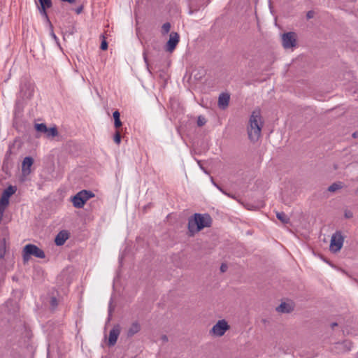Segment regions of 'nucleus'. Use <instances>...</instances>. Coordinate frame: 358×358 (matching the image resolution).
I'll return each instance as SVG.
<instances>
[{
  "instance_id": "28",
  "label": "nucleus",
  "mask_w": 358,
  "mask_h": 358,
  "mask_svg": "<svg viewBox=\"0 0 358 358\" xmlns=\"http://www.w3.org/2000/svg\"><path fill=\"white\" fill-rule=\"evenodd\" d=\"M50 304L53 308H55L57 306V300L55 297H52L50 300Z\"/></svg>"
},
{
  "instance_id": "34",
  "label": "nucleus",
  "mask_w": 358,
  "mask_h": 358,
  "mask_svg": "<svg viewBox=\"0 0 358 358\" xmlns=\"http://www.w3.org/2000/svg\"><path fill=\"white\" fill-rule=\"evenodd\" d=\"M161 339L164 343L168 341V337L166 335L162 336Z\"/></svg>"
},
{
  "instance_id": "14",
  "label": "nucleus",
  "mask_w": 358,
  "mask_h": 358,
  "mask_svg": "<svg viewBox=\"0 0 358 358\" xmlns=\"http://www.w3.org/2000/svg\"><path fill=\"white\" fill-rule=\"evenodd\" d=\"M140 324L138 322H134L128 329L127 335L128 336H132L135 334L138 333L140 331Z\"/></svg>"
},
{
  "instance_id": "10",
  "label": "nucleus",
  "mask_w": 358,
  "mask_h": 358,
  "mask_svg": "<svg viewBox=\"0 0 358 358\" xmlns=\"http://www.w3.org/2000/svg\"><path fill=\"white\" fill-rule=\"evenodd\" d=\"M121 328L120 324L115 325L113 329L110 331L108 338V345L113 346L115 345L118 336L120 334Z\"/></svg>"
},
{
  "instance_id": "24",
  "label": "nucleus",
  "mask_w": 358,
  "mask_h": 358,
  "mask_svg": "<svg viewBox=\"0 0 358 358\" xmlns=\"http://www.w3.org/2000/svg\"><path fill=\"white\" fill-rule=\"evenodd\" d=\"M206 123V118L202 116V115H200L198 117V119H197V125L199 127H202Z\"/></svg>"
},
{
  "instance_id": "38",
  "label": "nucleus",
  "mask_w": 358,
  "mask_h": 358,
  "mask_svg": "<svg viewBox=\"0 0 358 358\" xmlns=\"http://www.w3.org/2000/svg\"><path fill=\"white\" fill-rule=\"evenodd\" d=\"M331 326H332V327H334L337 326V323H333V324H331Z\"/></svg>"
},
{
  "instance_id": "11",
  "label": "nucleus",
  "mask_w": 358,
  "mask_h": 358,
  "mask_svg": "<svg viewBox=\"0 0 358 358\" xmlns=\"http://www.w3.org/2000/svg\"><path fill=\"white\" fill-rule=\"evenodd\" d=\"M69 237V233L66 230H62L57 234L55 243L58 246L63 245Z\"/></svg>"
},
{
  "instance_id": "33",
  "label": "nucleus",
  "mask_w": 358,
  "mask_h": 358,
  "mask_svg": "<svg viewBox=\"0 0 358 358\" xmlns=\"http://www.w3.org/2000/svg\"><path fill=\"white\" fill-rule=\"evenodd\" d=\"M51 36L53 38V39L55 41V42L57 43H59V39H58V38L57 37V36L55 34V33L53 31L51 32Z\"/></svg>"
},
{
  "instance_id": "15",
  "label": "nucleus",
  "mask_w": 358,
  "mask_h": 358,
  "mask_svg": "<svg viewBox=\"0 0 358 358\" xmlns=\"http://www.w3.org/2000/svg\"><path fill=\"white\" fill-rule=\"evenodd\" d=\"M120 114L118 110H115L113 113V117L114 118V127L116 129H119L120 127H122V123L120 119Z\"/></svg>"
},
{
  "instance_id": "40",
  "label": "nucleus",
  "mask_w": 358,
  "mask_h": 358,
  "mask_svg": "<svg viewBox=\"0 0 358 358\" xmlns=\"http://www.w3.org/2000/svg\"><path fill=\"white\" fill-rule=\"evenodd\" d=\"M353 136H355H355H357V134H356V133H354V134H353Z\"/></svg>"
},
{
  "instance_id": "25",
  "label": "nucleus",
  "mask_w": 358,
  "mask_h": 358,
  "mask_svg": "<svg viewBox=\"0 0 358 358\" xmlns=\"http://www.w3.org/2000/svg\"><path fill=\"white\" fill-rule=\"evenodd\" d=\"M40 6H45L46 7H52L51 0H38Z\"/></svg>"
},
{
  "instance_id": "19",
  "label": "nucleus",
  "mask_w": 358,
  "mask_h": 358,
  "mask_svg": "<svg viewBox=\"0 0 358 358\" xmlns=\"http://www.w3.org/2000/svg\"><path fill=\"white\" fill-rule=\"evenodd\" d=\"M46 137L50 138V137H55L58 135L57 129L55 127L48 128V131L45 133Z\"/></svg>"
},
{
  "instance_id": "35",
  "label": "nucleus",
  "mask_w": 358,
  "mask_h": 358,
  "mask_svg": "<svg viewBox=\"0 0 358 358\" xmlns=\"http://www.w3.org/2000/svg\"><path fill=\"white\" fill-rule=\"evenodd\" d=\"M219 189H220L222 193H224V194L227 195L228 196L234 198V196H231L229 194H227V192H225L222 189L219 188Z\"/></svg>"
},
{
  "instance_id": "22",
  "label": "nucleus",
  "mask_w": 358,
  "mask_h": 358,
  "mask_svg": "<svg viewBox=\"0 0 358 358\" xmlns=\"http://www.w3.org/2000/svg\"><path fill=\"white\" fill-rule=\"evenodd\" d=\"M171 24L169 22L164 23L162 27V34L165 35L170 31Z\"/></svg>"
},
{
  "instance_id": "2",
  "label": "nucleus",
  "mask_w": 358,
  "mask_h": 358,
  "mask_svg": "<svg viewBox=\"0 0 358 358\" xmlns=\"http://www.w3.org/2000/svg\"><path fill=\"white\" fill-rule=\"evenodd\" d=\"M212 219L208 214L195 213L188 220V229L191 235L199 232L205 227H210Z\"/></svg>"
},
{
  "instance_id": "27",
  "label": "nucleus",
  "mask_w": 358,
  "mask_h": 358,
  "mask_svg": "<svg viewBox=\"0 0 358 358\" xmlns=\"http://www.w3.org/2000/svg\"><path fill=\"white\" fill-rule=\"evenodd\" d=\"M341 345H345V347L347 348V350H350L352 348V343L348 341H344L343 343H342Z\"/></svg>"
},
{
  "instance_id": "18",
  "label": "nucleus",
  "mask_w": 358,
  "mask_h": 358,
  "mask_svg": "<svg viewBox=\"0 0 358 358\" xmlns=\"http://www.w3.org/2000/svg\"><path fill=\"white\" fill-rule=\"evenodd\" d=\"M276 217L284 224H287L289 222V217L283 212H278L276 213Z\"/></svg>"
},
{
  "instance_id": "39",
  "label": "nucleus",
  "mask_w": 358,
  "mask_h": 358,
  "mask_svg": "<svg viewBox=\"0 0 358 358\" xmlns=\"http://www.w3.org/2000/svg\"><path fill=\"white\" fill-rule=\"evenodd\" d=\"M353 136H355H355H357V134H356V133H354V134H353Z\"/></svg>"
},
{
  "instance_id": "7",
  "label": "nucleus",
  "mask_w": 358,
  "mask_h": 358,
  "mask_svg": "<svg viewBox=\"0 0 358 358\" xmlns=\"http://www.w3.org/2000/svg\"><path fill=\"white\" fill-rule=\"evenodd\" d=\"M282 45L285 49L292 48L296 45V35L290 31L282 35Z\"/></svg>"
},
{
  "instance_id": "13",
  "label": "nucleus",
  "mask_w": 358,
  "mask_h": 358,
  "mask_svg": "<svg viewBox=\"0 0 358 358\" xmlns=\"http://www.w3.org/2000/svg\"><path fill=\"white\" fill-rule=\"evenodd\" d=\"M230 100V95L228 93H222L219 96L218 106L222 109H225L228 106Z\"/></svg>"
},
{
  "instance_id": "29",
  "label": "nucleus",
  "mask_w": 358,
  "mask_h": 358,
  "mask_svg": "<svg viewBox=\"0 0 358 358\" xmlns=\"http://www.w3.org/2000/svg\"><path fill=\"white\" fill-rule=\"evenodd\" d=\"M315 15V13L313 10H309L307 13H306V17L307 19H311L314 17Z\"/></svg>"
},
{
  "instance_id": "4",
  "label": "nucleus",
  "mask_w": 358,
  "mask_h": 358,
  "mask_svg": "<svg viewBox=\"0 0 358 358\" xmlns=\"http://www.w3.org/2000/svg\"><path fill=\"white\" fill-rule=\"evenodd\" d=\"M94 196V194L89 190H81L78 192L75 196L71 198V201L75 208H83L85 203L90 198Z\"/></svg>"
},
{
  "instance_id": "12",
  "label": "nucleus",
  "mask_w": 358,
  "mask_h": 358,
  "mask_svg": "<svg viewBox=\"0 0 358 358\" xmlns=\"http://www.w3.org/2000/svg\"><path fill=\"white\" fill-rule=\"evenodd\" d=\"M34 163V159L31 157H26L24 158L22 164V171L24 175H28L31 172V166Z\"/></svg>"
},
{
  "instance_id": "16",
  "label": "nucleus",
  "mask_w": 358,
  "mask_h": 358,
  "mask_svg": "<svg viewBox=\"0 0 358 358\" xmlns=\"http://www.w3.org/2000/svg\"><path fill=\"white\" fill-rule=\"evenodd\" d=\"M343 187V183L342 182H334L328 187V191L334 192H336V190L342 189Z\"/></svg>"
},
{
  "instance_id": "37",
  "label": "nucleus",
  "mask_w": 358,
  "mask_h": 358,
  "mask_svg": "<svg viewBox=\"0 0 358 358\" xmlns=\"http://www.w3.org/2000/svg\"><path fill=\"white\" fill-rule=\"evenodd\" d=\"M24 329H25V331H27V335L29 336V334H30V331H29V329H28L26 327H24Z\"/></svg>"
},
{
  "instance_id": "23",
  "label": "nucleus",
  "mask_w": 358,
  "mask_h": 358,
  "mask_svg": "<svg viewBox=\"0 0 358 358\" xmlns=\"http://www.w3.org/2000/svg\"><path fill=\"white\" fill-rule=\"evenodd\" d=\"M113 140L116 144L119 145L120 143L121 136L119 131H116V132L115 133Z\"/></svg>"
},
{
  "instance_id": "3",
  "label": "nucleus",
  "mask_w": 358,
  "mask_h": 358,
  "mask_svg": "<svg viewBox=\"0 0 358 358\" xmlns=\"http://www.w3.org/2000/svg\"><path fill=\"white\" fill-rule=\"evenodd\" d=\"M31 256L40 259H43L45 257L44 251L37 245L34 244H27L22 250V259L24 263L28 262Z\"/></svg>"
},
{
  "instance_id": "20",
  "label": "nucleus",
  "mask_w": 358,
  "mask_h": 358,
  "mask_svg": "<svg viewBox=\"0 0 358 358\" xmlns=\"http://www.w3.org/2000/svg\"><path fill=\"white\" fill-rule=\"evenodd\" d=\"M35 129H36L37 131L43 133V134H45L46 131H48V127L43 123L36 124Z\"/></svg>"
},
{
  "instance_id": "26",
  "label": "nucleus",
  "mask_w": 358,
  "mask_h": 358,
  "mask_svg": "<svg viewBox=\"0 0 358 358\" xmlns=\"http://www.w3.org/2000/svg\"><path fill=\"white\" fill-rule=\"evenodd\" d=\"M344 215L345 218L350 219L353 217V213L350 210H345L344 212Z\"/></svg>"
},
{
  "instance_id": "17",
  "label": "nucleus",
  "mask_w": 358,
  "mask_h": 358,
  "mask_svg": "<svg viewBox=\"0 0 358 358\" xmlns=\"http://www.w3.org/2000/svg\"><path fill=\"white\" fill-rule=\"evenodd\" d=\"M276 310L278 312L281 313H289L292 310V307L286 303H282L277 308Z\"/></svg>"
},
{
  "instance_id": "8",
  "label": "nucleus",
  "mask_w": 358,
  "mask_h": 358,
  "mask_svg": "<svg viewBox=\"0 0 358 358\" xmlns=\"http://www.w3.org/2000/svg\"><path fill=\"white\" fill-rule=\"evenodd\" d=\"M180 36L177 32H171L169 41L166 43V50L169 52H172L178 43H179Z\"/></svg>"
},
{
  "instance_id": "9",
  "label": "nucleus",
  "mask_w": 358,
  "mask_h": 358,
  "mask_svg": "<svg viewBox=\"0 0 358 358\" xmlns=\"http://www.w3.org/2000/svg\"><path fill=\"white\" fill-rule=\"evenodd\" d=\"M34 92V86L29 83H24L20 85V93L24 99H31Z\"/></svg>"
},
{
  "instance_id": "32",
  "label": "nucleus",
  "mask_w": 358,
  "mask_h": 358,
  "mask_svg": "<svg viewBox=\"0 0 358 358\" xmlns=\"http://www.w3.org/2000/svg\"><path fill=\"white\" fill-rule=\"evenodd\" d=\"M83 10V6H80L78 7V8L76 9V13L77 14H80V13H82Z\"/></svg>"
},
{
  "instance_id": "30",
  "label": "nucleus",
  "mask_w": 358,
  "mask_h": 358,
  "mask_svg": "<svg viewBox=\"0 0 358 358\" xmlns=\"http://www.w3.org/2000/svg\"><path fill=\"white\" fill-rule=\"evenodd\" d=\"M108 48V43L106 41H103L101 44V49L105 50Z\"/></svg>"
},
{
  "instance_id": "36",
  "label": "nucleus",
  "mask_w": 358,
  "mask_h": 358,
  "mask_svg": "<svg viewBox=\"0 0 358 358\" xmlns=\"http://www.w3.org/2000/svg\"><path fill=\"white\" fill-rule=\"evenodd\" d=\"M143 58H144L145 62L148 64V59H147L145 53H143Z\"/></svg>"
},
{
  "instance_id": "21",
  "label": "nucleus",
  "mask_w": 358,
  "mask_h": 358,
  "mask_svg": "<svg viewBox=\"0 0 358 358\" xmlns=\"http://www.w3.org/2000/svg\"><path fill=\"white\" fill-rule=\"evenodd\" d=\"M50 7H46L45 6H40L38 7V10H39V13H41V15H43V17H45L48 21H49V18H48V13L46 12V10L48 8H50Z\"/></svg>"
},
{
  "instance_id": "41",
  "label": "nucleus",
  "mask_w": 358,
  "mask_h": 358,
  "mask_svg": "<svg viewBox=\"0 0 358 358\" xmlns=\"http://www.w3.org/2000/svg\"><path fill=\"white\" fill-rule=\"evenodd\" d=\"M357 192H358V188H357Z\"/></svg>"
},
{
  "instance_id": "31",
  "label": "nucleus",
  "mask_w": 358,
  "mask_h": 358,
  "mask_svg": "<svg viewBox=\"0 0 358 358\" xmlns=\"http://www.w3.org/2000/svg\"><path fill=\"white\" fill-rule=\"evenodd\" d=\"M227 266L224 264H222L220 266L221 272L224 273L227 271Z\"/></svg>"
},
{
  "instance_id": "1",
  "label": "nucleus",
  "mask_w": 358,
  "mask_h": 358,
  "mask_svg": "<svg viewBox=\"0 0 358 358\" xmlns=\"http://www.w3.org/2000/svg\"><path fill=\"white\" fill-rule=\"evenodd\" d=\"M263 122L262 120L261 112L259 109L252 111L248 127V134L250 141L257 142L261 136Z\"/></svg>"
},
{
  "instance_id": "6",
  "label": "nucleus",
  "mask_w": 358,
  "mask_h": 358,
  "mask_svg": "<svg viewBox=\"0 0 358 358\" xmlns=\"http://www.w3.org/2000/svg\"><path fill=\"white\" fill-rule=\"evenodd\" d=\"M229 329V325L225 320H219L211 329L210 334L220 337Z\"/></svg>"
},
{
  "instance_id": "5",
  "label": "nucleus",
  "mask_w": 358,
  "mask_h": 358,
  "mask_svg": "<svg viewBox=\"0 0 358 358\" xmlns=\"http://www.w3.org/2000/svg\"><path fill=\"white\" fill-rule=\"evenodd\" d=\"M344 242V237L341 231H336L331 236L329 249L331 252H336L341 250Z\"/></svg>"
}]
</instances>
